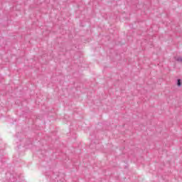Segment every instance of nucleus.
Segmentation results:
<instances>
[{"label": "nucleus", "mask_w": 182, "mask_h": 182, "mask_svg": "<svg viewBox=\"0 0 182 182\" xmlns=\"http://www.w3.org/2000/svg\"><path fill=\"white\" fill-rule=\"evenodd\" d=\"M176 60H177L178 62H182V57H178V58H176Z\"/></svg>", "instance_id": "obj_1"}, {"label": "nucleus", "mask_w": 182, "mask_h": 182, "mask_svg": "<svg viewBox=\"0 0 182 182\" xmlns=\"http://www.w3.org/2000/svg\"><path fill=\"white\" fill-rule=\"evenodd\" d=\"M177 85H178V86H181V80H178V81H177Z\"/></svg>", "instance_id": "obj_2"}]
</instances>
